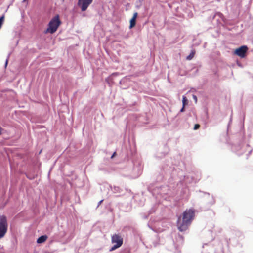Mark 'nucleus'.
<instances>
[{"label": "nucleus", "instance_id": "obj_7", "mask_svg": "<svg viewBox=\"0 0 253 253\" xmlns=\"http://www.w3.org/2000/svg\"><path fill=\"white\" fill-rule=\"evenodd\" d=\"M138 16L137 12H135L133 15V17L130 20V25H129V28L131 29L133 27H134L136 25V20Z\"/></svg>", "mask_w": 253, "mask_h": 253}, {"label": "nucleus", "instance_id": "obj_13", "mask_svg": "<svg viewBox=\"0 0 253 253\" xmlns=\"http://www.w3.org/2000/svg\"><path fill=\"white\" fill-rule=\"evenodd\" d=\"M193 98L194 100H195V102L196 103L197 102V96L195 95H193Z\"/></svg>", "mask_w": 253, "mask_h": 253}, {"label": "nucleus", "instance_id": "obj_4", "mask_svg": "<svg viewBox=\"0 0 253 253\" xmlns=\"http://www.w3.org/2000/svg\"><path fill=\"white\" fill-rule=\"evenodd\" d=\"M111 242L112 244H115L110 249V251H113L122 246L123 243V239L120 235L115 234L111 237Z\"/></svg>", "mask_w": 253, "mask_h": 253}, {"label": "nucleus", "instance_id": "obj_9", "mask_svg": "<svg viewBox=\"0 0 253 253\" xmlns=\"http://www.w3.org/2000/svg\"><path fill=\"white\" fill-rule=\"evenodd\" d=\"M195 52L194 50L191 51L190 54L186 57V59L188 60H190L192 59L195 55Z\"/></svg>", "mask_w": 253, "mask_h": 253}, {"label": "nucleus", "instance_id": "obj_11", "mask_svg": "<svg viewBox=\"0 0 253 253\" xmlns=\"http://www.w3.org/2000/svg\"><path fill=\"white\" fill-rule=\"evenodd\" d=\"M4 16L3 15L0 18V29L1 28V27L2 26V24L3 23V20H4Z\"/></svg>", "mask_w": 253, "mask_h": 253}, {"label": "nucleus", "instance_id": "obj_16", "mask_svg": "<svg viewBox=\"0 0 253 253\" xmlns=\"http://www.w3.org/2000/svg\"><path fill=\"white\" fill-rule=\"evenodd\" d=\"M2 128L0 127V135H1V133H2Z\"/></svg>", "mask_w": 253, "mask_h": 253}, {"label": "nucleus", "instance_id": "obj_15", "mask_svg": "<svg viewBox=\"0 0 253 253\" xmlns=\"http://www.w3.org/2000/svg\"><path fill=\"white\" fill-rule=\"evenodd\" d=\"M116 153L115 152L113 154V155H112V156H111V158H113V157L116 155Z\"/></svg>", "mask_w": 253, "mask_h": 253}, {"label": "nucleus", "instance_id": "obj_3", "mask_svg": "<svg viewBox=\"0 0 253 253\" xmlns=\"http://www.w3.org/2000/svg\"><path fill=\"white\" fill-rule=\"evenodd\" d=\"M8 228V223L5 216H0V239L4 237L6 233Z\"/></svg>", "mask_w": 253, "mask_h": 253}, {"label": "nucleus", "instance_id": "obj_5", "mask_svg": "<svg viewBox=\"0 0 253 253\" xmlns=\"http://www.w3.org/2000/svg\"><path fill=\"white\" fill-rule=\"evenodd\" d=\"M92 2L93 0H78V5L82 11H85Z\"/></svg>", "mask_w": 253, "mask_h": 253}, {"label": "nucleus", "instance_id": "obj_12", "mask_svg": "<svg viewBox=\"0 0 253 253\" xmlns=\"http://www.w3.org/2000/svg\"><path fill=\"white\" fill-rule=\"evenodd\" d=\"M200 126L199 124H195L194 126V129L197 130L199 128Z\"/></svg>", "mask_w": 253, "mask_h": 253}, {"label": "nucleus", "instance_id": "obj_8", "mask_svg": "<svg viewBox=\"0 0 253 253\" xmlns=\"http://www.w3.org/2000/svg\"><path fill=\"white\" fill-rule=\"evenodd\" d=\"M48 237L47 235H42L37 240L38 244L43 243L45 242L47 239Z\"/></svg>", "mask_w": 253, "mask_h": 253}, {"label": "nucleus", "instance_id": "obj_18", "mask_svg": "<svg viewBox=\"0 0 253 253\" xmlns=\"http://www.w3.org/2000/svg\"><path fill=\"white\" fill-rule=\"evenodd\" d=\"M26 0H23V1H25Z\"/></svg>", "mask_w": 253, "mask_h": 253}, {"label": "nucleus", "instance_id": "obj_1", "mask_svg": "<svg viewBox=\"0 0 253 253\" xmlns=\"http://www.w3.org/2000/svg\"><path fill=\"white\" fill-rule=\"evenodd\" d=\"M194 217V211L192 209L186 210L183 213L182 221L179 218L177 222L178 229L180 231H185Z\"/></svg>", "mask_w": 253, "mask_h": 253}, {"label": "nucleus", "instance_id": "obj_2", "mask_svg": "<svg viewBox=\"0 0 253 253\" xmlns=\"http://www.w3.org/2000/svg\"><path fill=\"white\" fill-rule=\"evenodd\" d=\"M61 21L59 18V15H56L49 22L48 27L44 31L45 34L55 33L61 24Z\"/></svg>", "mask_w": 253, "mask_h": 253}, {"label": "nucleus", "instance_id": "obj_17", "mask_svg": "<svg viewBox=\"0 0 253 253\" xmlns=\"http://www.w3.org/2000/svg\"><path fill=\"white\" fill-rule=\"evenodd\" d=\"M7 62H8V60H7L6 61V64H5L6 66L7 65Z\"/></svg>", "mask_w": 253, "mask_h": 253}, {"label": "nucleus", "instance_id": "obj_10", "mask_svg": "<svg viewBox=\"0 0 253 253\" xmlns=\"http://www.w3.org/2000/svg\"><path fill=\"white\" fill-rule=\"evenodd\" d=\"M188 103V100L187 98L185 96H183L182 97V104L183 106H185Z\"/></svg>", "mask_w": 253, "mask_h": 253}, {"label": "nucleus", "instance_id": "obj_6", "mask_svg": "<svg viewBox=\"0 0 253 253\" xmlns=\"http://www.w3.org/2000/svg\"><path fill=\"white\" fill-rule=\"evenodd\" d=\"M247 50L248 47L245 45H243L235 49L234 54L241 58H244L246 56Z\"/></svg>", "mask_w": 253, "mask_h": 253}, {"label": "nucleus", "instance_id": "obj_14", "mask_svg": "<svg viewBox=\"0 0 253 253\" xmlns=\"http://www.w3.org/2000/svg\"><path fill=\"white\" fill-rule=\"evenodd\" d=\"M184 108H185V106H182V108L181 109V110H180V112H183V111H184Z\"/></svg>", "mask_w": 253, "mask_h": 253}]
</instances>
